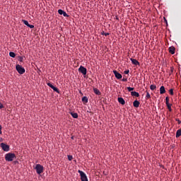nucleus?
<instances>
[{"instance_id": "obj_1", "label": "nucleus", "mask_w": 181, "mask_h": 181, "mask_svg": "<svg viewBox=\"0 0 181 181\" xmlns=\"http://www.w3.org/2000/svg\"><path fill=\"white\" fill-rule=\"evenodd\" d=\"M15 159H16V156L14 153H7V154L5 155L6 162H12Z\"/></svg>"}, {"instance_id": "obj_2", "label": "nucleus", "mask_w": 181, "mask_h": 181, "mask_svg": "<svg viewBox=\"0 0 181 181\" xmlns=\"http://www.w3.org/2000/svg\"><path fill=\"white\" fill-rule=\"evenodd\" d=\"M78 173L81 175V181H88V177L86 174L83 173V171L78 170Z\"/></svg>"}, {"instance_id": "obj_3", "label": "nucleus", "mask_w": 181, "mask_h": 181, "mask_svg": "<svg viewBox=\"0 0 181 181\" xmlns=\"http://www.w3.org/2000/svg\"><path fill=\"white\" fill-rule=\"evenodd\" d=\"M16 71L18 72V74L21 75L25 74V69H24V67H23L20 64H17L16 66Z\"/></svg>"}, {"instance_id": "obj_4", "label": "nucleus", "mask_w": 181, "mask_h": 181, "mask_svg": "<svg viewBox=\"0 0 181 181\" xmlns=\"http://www.w3.org/2000/svg\"><path fill=\"white\" fill-rule=\"evenodd\" d=\"M35 169L37 171V174L40 175L41 173H43L44 167H43V165H41L40 164H37Z\"/></svg>"}, {"instance_id": "obj_5", "label": "nucleus", "mask_w": 181, "mask_h": 181, "mask_svg": "<svg viewBox=\"0 0 181 181\" xmlns=\"http://www.w3.org/2000/svg\"><path fill=\"white\" fill-rule=\"evenodd\" d=\"M78 71H79V73L82 74V75L83 76H86L87 74V69L83 66H79V69H78Z\"/></svg>"}, {"instance_id": "obj_6", "label": "nucleus", "mask_w": 181, "mask_h": 181, "mask_svg": "<svg viewBox=\"0 0 181 181\" xmlns=\"http://www.w3.org/2000/svg\"><path fill=\"white\" fill-rule=\"evenodd\" d=\"M1 147L5 152H8L10 151V146L6 143H1Z\"/></svg>"}, {"instance_id": "obj_7", "label": "nucleus", "mask_w": 181, "mask_h": 181, "mask_svg": "<svg viewBox=\"0 0 181 181\" xmlns=\"http://www.w3.org/2000/svg\"><path fill=\"white\" fill-rule=\"evenodd\" d=\"M113 74L115 75V77L118 80L122 78V75L116 70H113Z\"/></svg>"}, {"instance_id": "obj_8", "label": "nucleus", "mask_w": 181, "mask_h": 181, "mask_svg": "<svg viewBox=\"0 0 181 181\" xmlns=\"http://www.w3.org/2000/svg\"><path fill=\"white\" fill-rule=\"evenodd\" d=\"M58 13L61 16H64V17H66V18L69 17V15L67 14V13L66 11H64V10H62V9H59L58 10Z\"/></svg>"}, {"instance_id": "obj_9", "label": "nucleus", "mask_w": 181, "mask_h": 181, "mask_svg": "<svg viewBox=\"0 0 181 181\" xmlns=\"http://www.w3.org/2000/svg\"><path fill=\"white\" fill-rule=\"evenodd\" d=\"M130 61L132 62V64L135 66H138L140 64L139 62L136 59L130 58Z\"/></svg>"}, {"instance_id": "obj_10", "label": "nucleus", "mask_w": 181, "mask_h": 181, "mask_svg": "<svg viewBox=\"0 0 181 181\" xmlns=\"http://www.w3.org/2000/svg\"><path fill=\"white\" fill-rule=\"evenodd\" d=\"M117 101L119 104H121L122 105H125V100L122 97H118L117 98Z\"/></svg>"}, {"instance_id": "obj_11", "label": "nucleus", "mask_w": 181, "mask_h": 181, "mask_svg": "<svg viewBox=\"0 0 181 181\" xmlns=\"http://www.w3.org/2000/svg\"><path fill=\"white\" fill-rule=\"evenodd\" d=\"M169 53L171 54H175V47L174 46H171L168 48Z\"/></svg>"}, {"instance_id": "obj_12", "label": "nucleus", "mask_w": 181, "mask_h": 181, "mask_svg": "<svg viewBox=\"0 0 181 181\" xmlns=\"http://www.w3.org/2000/svg\"><path fill=\"white\" fill-rule=\"evenodd\" d=\"M139 105H140V102L137 100H135L134 102H133V106L134 107H136V108H138L139 107Z\"/></svg>"}, {"instance_id": "obj_13", "label": "nucleus", "mask_w": 181, "mask_h": 181, "mask_svg": "<svg viewBox=\"0 0 181 181\" xmlns=\"http://www.w3.org/2000/svg\"><path fill=\"white\" fill-rule=\"evenodd\" d=\"M166 93V90H165V88L164 86H161L160 87V94L162 95V94H165Z\"/></svg>"}, {"instance_id": "obj_14", "label": "nucleus", "mask_w": 181, "mask_h": 181, "mask_svg": "<svg viewBox=\"0 0 181 181\" xmlns=\"http://www.w3.org/2000/svg\"><path fill=\"white\" fill-rule=\"evenodd\" d=\"M69 114H71V116H72V117H74V119L78 118V115L77 112H70Z\"/></svg>"}, {"instance_id": "obj_15", "label": "nucleus", "mask_w": 181, "mask_h": 181, "mask_svg": "<svg viewBox=\"0 0 181 181\" xmlns=\"http://www.w3.org/2000/svg\"><path fill=\"white\" fill-rule=\"evenodd\" d=\"M93 92L97 95H101V92L97 88H93Z\"/></svg>"}, {"instance_id": "obj_16", "label": "nucleus", "mask_w": 181, "mask_h": 181, "mask_svg": "<svg viewBox=\"0 0 181 181\" xmlns=\"http://www.w3.org/2000/svg\"><path fill=\"white\" fill-rule=\"evenodd\" d=\"M131 95L133 97L139 98V93L136 91H131Z\"/></svg>"}, {"instance_id": "obj_17", "label": "nucleus", "mask_w": 181, "mask_h": 181, "mask_svg": "<svg viewBox=\"0 0 181 181\" xmlns=\"http://www.w3.org/2000/svg\"><path fill=\"white\" fill-rule=\"evenodd\" d=\"M82 103H88V98L87 96L82 97Z\"/></svg>"}, {"instance_id": "obj_18", "label": "nucleus", "mask_w": 181, "mask_h": 181, "mask_svg": "<svg viewBox=\"0 0 181 181\" xmlns=\"http://www.w3.org/2000/svg\"><path fill=\"white\" fill-rule=\"evenodd\" d=\"M180 136H181V129H177L175 134L176 138H179Z\"/></svg>"}, {"instance_id": "obj_19", "label": "nucleus", "mask_w": 181, "mask_h": 181, "mask_svg": "<svg viewBox=\"0 0 181 181\" xmlns=\"http://www.w3.org/2000/svg\"><path fill=\"white\" fill-rule=\"evenodd\" d=\"M165 105H166V106H167L168 110H169L170 112H172V110H173V109H172V105H173V104L166 103Z\"/></svg>"}, {"instance_id": "obj_20", "label": "nucleus", "mask_w": 181, "mask_h": 181, "mask_svg": "<svg viewBox=\"0 0 181 181\" xmlns=\"http://www.w3.org/2000/svg\"><path fill=\"white\" fill-rule=\"evenodd\" d=\"M53 89L54 91H55L57 93L59 94L60 93V90H59L58 88L55 87L54 86L51 88Z\"/></svg>"}, {"instance_id": "obj_21", "label": "nucleus", "mask_w": 181, "mask_h": 181, "mask_svg": "<svg viewBox=\"0 0 181 181\" xmlns=\"http://www.w3.org/2000/svg\"><path fill=\"white\" fill-rule=\"evenodd\" d=\"M150 89H151V90H155L156 89V86L154 84H151L150 86Z\"/></svg>"}, {"instance_id": "obj_22", "label": "nucleus", "mask_w": 181, "mask_h": 181, "mask_svg": "<svg viewBox=\"0 0 181 181\" xmlns=\"http://www.w3.org/2000/svg\"><path fill=\"white\" fill-rule=\"evenodd\" d=\"M9 56H10L11 57H12V58H15V57H16V54H15V52H9Z\"/></svg>"}, {"instance_id": "obj_23", "label": "nucleus", "mask_w": 181, "mask_h": 181, "mask_svg": "<svg viewBox=\"0 0 181 181\" xmlns=\"http://www.w3.org/2000/svg\"><path fill=\"white\" fill-rule=\"evenodd\" d=\"M127 89L128 92H132L134 90V88L128 86V87H127Z\"/></svg>"}, {"instance_id": "obj_24", "label": "nucleus", "mask_w": 181, "mask_h": 181, "mask_svg": "<svg viewBox=\"0 0 181 181\" xmlns=\"http://www.w3.org/2000/svg\"><path fill=\"white\" fill-rule=\"evenodd\" d=\"M22 21H23V23L26 26H28V27L29 26L30 23H28V21H26V20H23Z\"/></svg>"}, {"instance_id": "obj_25", "label": "nucleus", "mask_w": 181, "mask_h": 181, "mask_svg": "<svg viewBox=\"0 0 181 181\" xmlns=\"http://www.w3.org/2000/svg\"><path fill=\"white\" fill-rule=\"evenodd\" d=\"M101 35L107 37V36L110 35V33H105L104 31H103V32H101Z\"/></svg>"}, {"instance_id": "obj_26", "label": "nucleus", "mask_w": 181, "mask_h": 181, "mask_svg": "<svg viewBox=\"0 0 181 181\" xmlns=\"http://www.w3.org/2000/svg\"><path fill=\"white\" fill-rule=\"evenodd\" d=\"M169 93L170 95H174L173 88L169 89Z\"/></svg>"}, {"instance_id": "obj_27", "label": "nucleus", "mask_w": 181, "mask_h": 181, "mask_svg": "<svg viewBox=\"0 0 181 181\" xmlns=\"http://www.w3.org/2000/svg\"><path fill=\"white\" fill-rule=\"evenodd\" d=\"M18 61L22 63L23 62V57L19 56L18 57Z\"/></svg>"}, {"instance_id": "obj_28", "label": "nucleus", "mask_w": 181, "mask_h": 181, "mask_svg": "<svg viewBox=\"0 0 181 181\" xmlns=\"http://www.w3.org/2000/svg\"><path fill=\"white\" fill-rule=\"evenodd\" d=\"M169 100H170L169 97H168V96H166V97H165V104L170 103H169Z\"/></svg>"}, {"instance_id": "obj_29", "label": "nucleus", "mask_w": 181, "mask_h": 181, "mask_svg": "<svg viewBox=\"0 0 181 181\" xmlns=\"http://www.w3.org/2000/svg\"><path fill=\"white\" fill-rule=\"evenodd\" d=\"M146 98L147 99L151 98V95H150L149 92H146Z\"/></svg>"}, {"instance_id": "obj_30", "label": "nucleus", "mask_w": 181, "mask_h": 181, "mask_svg": "<svg viewBox=\"0 0 181 181\" xmlns=\"http://www.w3.org/2000/svg\"><path fill=\"white\" fill-rule=\"evenodd\" d=\"M47 85H48V86L51 88H52L54 86V85H52L51 83H47Z\"/></svg>"}, {"instance_id": "obj_31", "label": "nucleus", "mask_w": 181, "mask_h": 181, "mask_svg": "<svg viewBox=\"0 0 181 181\" xmlns=\"http://www.w3.org/2000/svg\"><path fill=\"white\" fill-rule=\"evenodd\" d=\"M73 159V156H68V160L71 161Z\"/></svg>"}, {"instance_id": "obj_32", "label": "nucleus", "mask_w": 181, "mask_h": 181, "mask_svg": "<svg viewBox=\"0 0 181 181\" xmlns=\"http://www.w3.org/2000/svg\"><path fill=\"white\" fill-rule=\"evenodd\" d=\"M28 28H30V29H33L35 28V26H34V25L29 24Z\"/></svg>"}, {"instance_id": "obj_33", "label": "nucleus", "mask_w": 181, "mask_h": 181, "mask_svg": "<svg viewBox=\"0 0 181 181\" xmlns=\"http://www.w3.org/2000/svg\"><path fill=\"white\" fill-rule=\"evenodd\" d=\"M124 74H126V75L129 74V70H125L124 71Z\"/></svg>"}, {"instance_id": "obj_34", "label": "nucleus", "mask_w": 181, "mask_h": 181, "mask_svg": "<svg viewBox=\"0 0 181 181\" xmlns=\"http://www.w3.org/2000/svg\"><path fill=\"white\" fill-rule=\"evenodd\" d=\"M175 120L177 122L178 124H181V120L180 119L177 118Z\"/></svg>"}, {"instance_id": "obj_35", "label": "nucleus", "mask_w": 181, "mask_h": 181, "mask_svg": "<svg viewBox=\"0 0 181 181\" xmlns=\"http://www.w3.org/2000/svg\"><path fill=\"white\" fill-rule=\"evenodd\" d=\"M122 82H127V78H123L122 79Z\"/></svg>"}, {"instance_id": "obj_36", "label": "nucleus", "mask_w": 181, "mask_h": 181, "mask_svg": "<svg viewBox=\"0 0 181 181\" xmlns=\"http://www.w3.org/2000/svg\"><path fill=\"white\" fill-rule=\"evenodd\" d=\"M4 108L3 104L0 102V110Z\"/></svg>"}, {"instance_id": "obj_37", "label": "nucleus", "mask_w": 181, "mask_h": 181, "mask_svg": "<svg viewBox=\"0 0 181 181\" xmlns=\"http://www.w3.org/2000/svg\"><path fill=\"white\" fill-rule=\"evenodd\" d=\"M1 129H2V126L0 124V134H2V131H1Z\"/></svg>"}, {"instance_id": "obj_38", "label": "nucleus", "mask_w": 181, "mask_h": 181, "mask_svg": "<svg viewBox=\"0 0 181 181\" xmlns=\"http://www.w3.org/2000/svg\"><path fill=\"white\" fill-rule=\"evenodd\" d=\"M164 20H165V23L168 25V21L166 20L165 18H164Z\"/></svg>"}, {"instance_id": "obj_39", "label": "nucleus", "mask_w": 181, "mask_h": 181, "mask_svg": "<svg viewBox=\"0 0 181 181\" xmlns=\"http://www.w3.org/2000/svg\"><path fill=\"white\" fill-rule=\"evenodd\" d=\"M115 19L119 21V17L117 16H115Z\"/></svg>"}, {"instance_id": "obj_40", "label": "nucleus", "mask_w": 181, "mask_h": 181, "mask_svg": "<svg viewBox=\"0 0 181 181\" xmlns=\"http://www.w3.org/2000/svg\"><path fill=\"white\" fill-rule=\"evenodd\" d=\"M71 139H74V136H72L71 137Z\"/></svg>"}, {"instance_id": "obj_41", "label": "nucleus", "mask_w": 181, "mask_h": 181, "mask_svg": "<svg viewBox=\"0 0 181 181\" xmlns=\"http://www.w3.org/2000/svg\"><path fill=\"white\" fill-rule=\"evenodd\" d=\"M14 163H18V161H14Z\"/></svg>"}, {"instance_id": "obj_42", "label": "nucleus", "mask_w": 181, "mask_h": 181, "mask_svg": "<svg viewBox=\"0 0 181 181\" xmlns=\"http://www.w3.org/2000/svg\"><path fill=\"white\" fill-rule=\"evenodd\" d=\"M88 112L90 113V111H88Z\"/></svg>"}]
</instances>
